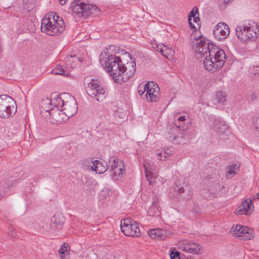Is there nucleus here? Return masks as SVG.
I'll use <instances>...</instances> for the list:
<instances>
[{"label":"nucleus","mask_w":259,"mask_h":259,"mask_svg":"<svg viewBox=\"0 0 259 259\" xmlns=\"http://www.w3.org/2000/svg\"><path fill=\"white\" fill-rule=\"evenodd\" d=\"M192 48L198 59L204 58V67L208 71L221 68L224 64L226 56L224 51L215 45L207 38L193 32L190 37Z\"/></svg>","instance_id":"f257e3e1"},{"label":"nucleus","mask_w":259,"mask_h":259,"mask_svg":"<svg viewBox=\"0 0 259 259\" xmlns=\"http://www.w3.org/2000/svg\"><path fill=\"white\" fill-rule=\"evenodd\" d=\"M103 53L100 55L102 66L107 72H111V76L117 83H122L131 78L136 71V63L132 61L127 62L126 65L122 63L119 57L114 55Z\"/></svg>","instance_id":"f03ea898"},{"label":"nucleus","mask_w":259,"mask_h":259,"mask_svg":"<svg viewBox=\"0 0 259 259\" xmlns=\"http://www.w3.org/2000/svg\"><path fill=\"white\" fill-rule=\"evenodd\" d=\"M40 29L49 35H58L64 30L65 24L56 13L51 12L42 19Z\"/></svg>","instance_id":"7ed1b4c3"},{"label":"nucleus","mask_w":259,"mask_h":259,"mask_svg":"<svg viewBox=\"0 0 259 259\" xmlns=\"http://www.w3.org/2000/svg\"><path fill=\"white\" fill-rule=\"evenodd\" d=\"M97 80L94 81V79L90 76H86L84 79V84L88 94L95 98L97 101H102L105 98V91L102 87L97 83Z\"/></svg>","instance_id":"20e7f679"},{"label":"nucleus","mask_w":259,"mask_h":259,"mask_svg":"<svg viewBox=\"0 0 259 259\" xmlns=\"http://www.w3.org/2000/svg\"><path fill=\"white\" fill-rule=\"evenodd\" d=\"M14 100L6 94L0 95V117L8 118L15 114Z\"/></svg>","instance_id":"39448f33"},{"label":"nucleus","mask_w":259,"mask_h":259,"mask_svg":"<svg viewBox=\"0 0 259 259\" xmlns=\"http://www.w3.org/2000/svg\"><path fill=\"white\" fill-rule=\"evenodd\" d=\"M236 34L239 39L243 41L254 40L259 35V29L256 24L255 28L253 26H239L236 28Z\"/></svg>","instance_id":"423d86ee"},{"label":"nucleus","mask_w":259,"mask_h":259,"mask_svg":"<svg viewBox=\"0 0 259 259\" xmlns=\"http://www.w3.org/2000/svg\"><path fill=\"white\" fill-rule=\"evenodd\" d=\"M120 228L121 232L125 236L135 237L140 235V230L138 224L128 219L121 221Z\"/></svg>","instance_id":"0eeeda50"},{"label":"nucleus","mask_w":259,"mask_h":259,"mask_svg":"<svg viewBox=\"0 0 259 259\" xmlns=\"http://www.w3.org/2000/svg\"><path fill=\"white\" fill-rule=\"evenodd\" d=\"M169 193L174 197L179 195L185 199H189L192 197V193L189 186L184 183L181 184L179 182H175V186L170 189Z\"/></svg>","instance_id":"6e6552de"},{"label":"nucleus","mask_w":259,"mask_h":259,"mask_svg":"<svg viewBox=\"0 0 259 259\" xmlns=\"http://www.w3.org/2000/svg\"><path fill=\"white\" fill-rule=\"evenodd\" d=\"M87 4L77 0L72 3L70 10L71 12L78 17H86L89 16V10H87Z\"/></svg>","instance_id":"1a4fd4ad"},{"label":"nucleus","mask_w":259,"mask_h":259,"mask_svg":"<svg viewBox=\"0 0 259 259\" xmlns=\"http://www.w3.org/2000/svg\"><path fill=\"white\" fill-rule=\"evenodd\" d=\"M231 232L235 236L241 240H248L252 238V235L248 232V228L240 225H236L232 227Z\"/></svg>","instance_id":"9d476101"},{"label":"nucleus","mask_w":259,"mask_h":259,"mask_svg":"<svg viewBox=\"0 0 259 259\" xmlns=\"http://www.w3.org/2000/svg\"><path fill=\"white\" fill-rule=\"evenodd\" d=\"M230 32L229 26L225 23H219L213 29V35L215 38L221 40L225 39Z\"/></svg>","instance_id":"9b49d317"},{"label":"nucleus","mask_w":259,"mask_h":259,"mask_svg":"<svg viewBox=\"0 0 259 259\" xmlns=\"http://www.w3.org/2000/svg\"><path fill=\"white\" fill-rule=\"evenodd\" d=\"M254 208L253 202L251 200H244L242 203L235 210V213L237 215H250Z\"/></svg>","instance_id":"f8f14e48"},{"label":"nucleus","mask_w":259,"mask_h":259,"mask_svg":"<svg viewBox=\"0 0 259 259\" xmlns=\"http://www.w3.org/2000/svg\"><path fill=\"white\" fill-rule=\"evenodd\" d=\"M213 124V129L218 135L220 139L226 140L228 139L229 130L225 123L223 121H219L215 120Z\"/></svg>","instance_id":"ddd939ff"},{"label":"nucleus","mask_w":259,"mask_h":259,"mask_svg":"<svg viewBox=\"0 0 259 259\" xmlns=\"http://www.w3.org/2000/svg\"><path fill=\"white\" fill-rule=\"evenodd\" d=\"M70 96V94L66 93H63L61 95H58L56 93H52L51 95V106L52 105H54L56 107H61L63 108L65 104L64 100L62 99V97L61 96Z\"/></svg>","instance_id":"4468645a"},{"label":"nucleus","mask_w":259,"mask_h":259,"mask_svg":"<svg viewBox=\"0 0 259 259\" xmlns=\"http://www.w3.org/2000/svg\"><path fill=\"white\" fill-rule=\"evenodd\" d=\"M62 111H64V113L68 117L75 115L77 113V106L76 101L73 103L65 102V104L63 108L61 109Z\"/></svg>","instance_id":"2eb2a0df"},{"label":"nucleus","mask_w":259,"mask_h":259,"mask_svg":"<svg viewBox=\"0 0 259 259\" xmlns=\"http://www.w3.org/2000/svg\"><path fill=\"white\" fill-rule=\"evenodd\" d=\"M51 222L52 228L61 229L65 222V218L62 213L57 212L51 218Z\"/></svg>","instance_id":"dca6fc26"},{"label":"nucleus","mask_w":259,"mask_h":259,"mask_svg":"<svg viewBox=\"0 0 259 259\" xmlns=\"http://www.w3.org/2000/svg\"><path fill=\"white\" fill-rule=\"evenodd\" d=\"M148 235L153 239L158 238L160 240H164L167 235L165 230L161 229H154L148 232Z\"/></svg>","instance_id":"f3484780"},{"label":"nucleus","mask_w":259,"mask_h":259,"mask_svg":"<svg viewBox=\"0 0 259 259\" xmlns=\"http://www.w3.org/2000/svg\"><path fill=\"white\" fill-rule=\"evenodd\" d=\"M93 165H91V168L93 170H95L98 174H102L105 172L107 168L105 162L101 161L99 160H95L92 161Z\"/></svg>","instance_id":"a211bd4d"},{"label":"nucleus","mask_w":259,"mask_h":259,"mask_svg":"<svg viewBox=\"0 0 259 259\" xmlns=\"http://www.w3.org/2000/svg\"><path fill=\"white\" fill-rule=\"evenodd\" d=\"M201 246L196 243H190L186 245L183 248V250L191 253L198 254L200 250Z\"/></svg>","instance_id":"6ab92c4d"},{"label":"nucleus","mask_w":259,"mask_h":259,"mask_svg":"<svg viewBox=\"0 0 259 259\" xmlns=\"http://www.w3.org/2000/svg\"><path fill=\"white\" fill-rule=\"evenodd\" d=\"M155 85L157 87V84H154L153 82H148L147 83H146L143 86V90L145 91V92H146L145 94V98H148L147 97V94L149 93L150 92H151L152 90H154V88L153 87H155ZM142 87H141L140 85L139 87V88H142Z\"/></svg>","instance_id":"aec40b11"},{"label":"nucleus","mask_w":259,"mask_h":259,"mask_svg":"<svg viewBox=\"0 0 259 259\" xmlns=\"http://www.w3.org/2000/svg\"><path fill=\"white\" fill-rule=\"evenodd\" d=\"M226 95L222 91H218L215 94L213 101L224 103L226 101Z\"/></svg>","instance_id":"412c9836"},{"label":"nucleus","mask_w":259,"mask_h":259,"mask_svg":"<svg viewBox=\"0 0 259 259\" xmlns=\"http://www.w3.org/2000/svg\"><path fill=\"white\" fill-rule=\"evenodd\" d=\"M51 111H54L53 107H51L50 108H45V107H41L40 114L46 119L51 118L52 114Z\"/></svg>","instance_id":"4be33fe9"},{"label":"nucleus","mask_w":259,"mask_h":259,"mask_svg":"<svg viewBox=\"0 0 259 259\" xmlns=\"http://www.w3.org/2000/svg\"><path fill=\"white\" fill-rule=\"evenodd\" d=\"M52 73L55 74L63 75H67L69 74L68 72L65 70L63 67L60 65H58L54 69H53Z\"/></svg>","instance_id":"5701e85b"},{"label":"nucleus","mask_w":259,"mask_h":259,"mask_svg":"<svg viewBox=\"0 0 259 259\" xmlns=\"http://www.w3.org/2000/svg\"><path fill=\"white\" fill-rule=\"evenodd\" d=\"M68 247L69 245L66 243H64L61 246L59 250V253L61 259H64L65 255H67L69 253V251H68Z\"/></svg>","instance_id":"b1692460"},{"label":"nucleus","mask_w":259,"mask_h":259,"mask_svg":"<svg viewBox=\"0 0 259 259\" xmlns=\"http://www.w3.org/2000/svg\"><path fill=\"white\" fill-rule=\"evenodd\" d=\"M155 89L152 90L151 92H150L147 94L148 98H145L147 100L148 102H156L158 100L159 97L157 94H155L156 93Z\"/></svg>","instance_id":"393cba45"},{"label":"nucleus","mask_w":259,"mask_h":259,"mask_svg":"<svg viewBox=\"0 0 259 259\" xmlns=\"http://www.w3.org/2000/svg\"><path fill=\"white\" fill-rule=\"evenodd\" d=\"M186 120L185 116H181L179 117L177 121L175 122L176 126L177 128L181 130H184L187 128V125H186L184 123L180 124V122H183Z\"/></svg>","instance_id":"a878e982"},{"label":"nucleus","mask_w":259,"mask_h":259,"mask_svg":"<svg viewBox=\"0 0 259 259\" xmlns=\"http://www.w3.org/2000/svg\"><path fill=\"white\" fill-rule=\"evenodd\" d=\"M147 212L150 216H158L159 214V210L156 205L153 203V205L149 207Z\"/></svg>","instance_id":"bb28decb"},{"label":"nucleus","mask_w":259,"mask_h":259,"mask_svg":"<svg viewBox=\"0 0 259 259\" xmlns=\"http://www.w3.org/2000/svg\"><path fill=\"white\" fill-rule=\"evenodd\" d=\"M87 10L89 9V16L90 15H97L98 12H99L100 10L97 6L92 4H87Z\"/></svg>","instance_id":"cd10ccee"},{"label":"nucleus","mask_w":259,"mask_h":259,"mask_svg":"<svg viewBox=\"0 0 259 259\" xmlns=\"http://www.w3.org/2000/svg\"><path fill=\"white\" fill-rule=\"evenodd\" d=\"M61 114L58 111H53L52 114L51 119H52V120L51 121V122H52L53 123H54V122H61V119H62V117H61Z\"/></svg>","instance_id":"c85d7f7f"},{"label":"nucleus","mask_w":259,"mask_h":259,"mask_svg":"<svg viewBox=\"0 0 259 259\" xmlns=\"http://www.w3.org/2000/svg\"><path fill=\"white\" fill-rule=\"evenodd\" d=\"M120 165H118V161L116 159H114L113 161L112 162L111 164V169L110 170H112L113 172V175L114 176H117V171L116 169L119 167Z\"/></svg>","instance_id":"c756f323"},{"label":"nucleus","mask_w":259,"mask_h":259,"mask_svg":"<svg viewBox=\"0 0 259 259\" xmlns=\"http://www.w3.org/2000/svg\"><path fill=\"white\" fill-rule=\"evenodd\" d=\"M170 256L171 259H181L180 253L176 249L171 250Z\"/></svg>","instance_id":"7c9ffc66"},{"label":"nucleus","mask_w":259,"mask_h":259,"mask_svg":"<svg viewBox=\"0 0 259 259\" xmlns=\"http://www.w3.org/2000/svg\"><path fill=\"white\" fill-rule=\"evenodd\" d=\"M145 176L147 178V180L149 182V185H153V182L152 180L153 179V177L152 176V174L151 172L148 171L146 169H145Z\"/></svg>","instance_id":"2f4dec72"},{"label":"nucleus","mask_w":259,"mask_h":259,"mask_svg":"<svg viewBox=\"0 0 259 259\" xmlns=\"http://www.w3.org/2000/svg\"><path fill=\"white\" fill-rule=\"evenodd\" d=\"M172 140L174 142H175V143L178 144L185 143V140L184 139V138L182 136H181V137L175 136L173 137Z\"/></svg>","instance_id":"473e14b6"},{"label":"nucleus","mask_w":259,"mask_h":259,"mask_svg":"<svg viewBox=\"0 0 259 259\" xmlns=\"http://www.w3.org/2000/svg\"><path fill=\"white\" fill-rule=\"evenodd\" d=\"M197 14H198V8L195 6L189 14L188 18H191L192 17H195Z\"/></svg>","instance_id":"72a5a7b5"},{"label":"nucleus","mask_w":259,"mask_h":259,"mask_svg":"<svg viewBox=\"0 0 259 259\" xmlns=\"http://www.w3.org/2000/svg\"><path fill=\"white\" fill-rule=\"evenodd\" d=\"M171 153L169 154L168 153L164 152L163 153H159L157 154V158L160 160H164V159L166 158L167 156H169Z\"/></svg>","instance_id":"f704fd0d"},{"label":"nucleus","mask_w":259,"mask_h":259,"mask_svg":"<svg viewBox=\"0 0 259 259\" xmlns=\"http://www.w3.org/2000/svg\"><path fill=\"white\" fill-rule=\"evenodd\" d=\"M236 164H232L231 165H229L228 167V172L229 174H235L237 173L236 171Z\"/></svg>","instance_id":"c9c22d12"},{"label":"nucleus","mask_w":259,"mask_h":259,"mask_svg":"<svg viewBox=\"0 0 259 259\" xmlns=\"http://www.w3.org/2000/svg\"><path fill=\"white\" fill-rule=\"evenodd\" d=\"M10 179H11V180L9 181L8 182H7L5 183V184L4 185V187H5L6 188H9L11 186H13L14 183L16 181V179L14 177H11Z\"/></svg>","instance_id":"e433bc0d"},{"label":"nucleus","mask_w":259,"mask_h":259,"mask_svg":"<svg viewBox=\"0 0 259 259\" xmlns=\"http://www.w3.org/2000/svg\"><path fill=\"white\" fill-rule=\"evenodd\" d=\"M155 47H154V48L157 51H159L161 54H163L164 51H163V45L161 44H158V45H155Z\"/></svg>","instance_id":"4c0bfd02"},{"label":"nucleus","mask_w":259,"mask_h":259,"mask_svg":"<svg viewBox=\"0 0 259 259\" xmlns=\"http://www.w3.org/2000/svg\"><path fill=\"white\" fill-rule=\"evenodd\" d=\"M163 47L164 53L162 55L164 56H166V57H167V56L169 55V52L171 51V50L169 48H167L166 46H163Z\"/></svg>","instance_id":"58836bf2"},{"label":"nucleus","mask_w":259,"mask_h":259,"mask_svg":"<svg viewBox=\"0 0 259 259\" xmlns=\"http://www.w3.org/2000/svg\"><path fill=\"white\" fill-rule=\"evenodd\" d=\"M116 171L117 175H118V176H121L123 174V171H124L123 166H122V167L120 166L118 167V168L116 169Z\"/></svg>","instance_id":"ea45409f"},{"label":"nucleus","mask_w":259,"mask_h":259,"mask_svg":"<svg viewBox=\"0 0 259 259\" xmlns=\"http://www.w3.org/2000/svg\"><path fill=\"white\" fill-rule=\"evenodd\" d=\"M193 211L196 213H199L201 212V209L198 205H194L193 209Z\"/></svg>","instance_id":"a19ab883"},{"label":"nucleus","mask_w":259,"mask_h":259,"mask_svg":"<svg viewBox=\"0 0 259 259\" xmlns=\"http://www.w3.org/2000/svg\"><path fill=\"white\" fill-rule=\"evenodd\" d=\"M188 22H189V27L192 29H195V30L193 31V32L196 31V28L195 27V25H194V24L192 22L191 18H188Z\"/></svg>","instance_id":"79ce46f5"},{"label":"nucleus","mask_w":259,"mask_h":259,"mask_svg":"<svg viewBox=\"0 0 259 259\" xmlns=\"http://www.w3.org/2000/svg\"><path fill=\"white\" fill-rule=\"evenodd\" d=\"M257 99V95L255 93H252L251 96H250V99H251V100L252 101H254Z\"/></svg>","instance_id":"37998d69"},{"label":"nucleus","mask_w":259,"mask_h":259,"mask_svg":"<svg viewBox=\"0 0 259 259\" xmlns=\"http://www.w3.org/2000/svg\"><path fill=\"white\" fill-rule=\"evenodd\" d=\"M193 21L199 25L198 22H200L199 14H197V16H195V17H193Z\"/></svg>","instance_id":"c03bdc74"},{"label":"nucleus","mask_w":259,"mask_h":259,"mask_svg":"<svg viewBox=\"0 0 259 259\" xmlns=\"http://www.w3.org/2000/svg\"><path fill=\"white\" fill-rule=\"evenodd\" d=\"M139 95H140V96L142 98H145V91L143 90H142L141 89L139 90Z\"/></svg>","instance_id":"a18cd8bd"},{"label":"nucleus","mask_w":259,"mask_h":259,"mask_svg":"<svg viewBox=\"0 0 259 259\" xmlns=\"http://www.w3.org/2000/svg\"><path fill=\"white\" fill-rule=\"evenodd\" d=\"M255 126L256 129L257 130H259V117H258L256 119V121H255Z\"/></svg>","instance_id":"49530a36"},{"label":"nucleus","mask_w":259,"mask_h":259,"mask_svg":"<svg viewBox=\"0 0 259 259\" xmlns=\"http://www.w3.org/2000/svg\"><path fill=\"white\" fill-rule=\"evenodd\" d=\"M68 0H59L60 4L62 5H65Z\"/></svg>","instance_id":"de8ad7c7"},{"label":"nucleus","mask_w":259,"mask_h":259,"mask_svg":"<svg viewBox=\"0 0 259 259\" xmlns=\"http://www.w3.org/2000/svg\"><path fill=\"white\" fill-rule=\"evenodd\" d=\"M115 46L111 45V46H110L109 47V49H108L110 50H114V49H115Z\"/></svg>","instance_id":"09e8293b"},{"label":"nucleus","mask_w":259,"mask_h":259,"mask_svg":"<svg viewBox=\"0 0 259 259\" xmlns=\"http://www.w3.org/2000/svg\"><path fill=\"white\" fill-rule=\"evenodd\" d=\"M257 198L259 199V193L257 194Z\"/></svg>","instance_id":"8fccbe9b"},{"label":"nucleus","mask_w":259,"mask_h":259,"mask_svg":"<svg viewBox=\"0 0 259 259\" xmlns=\"http://www.w3.org/2000/svg\"><path fill=\"white\" fill-rule=\"evenodd\" d=\"M127 55H128V56L129 57H130V55H130L129 53H127Z\"/></svg>","instance_id":"3c124183"}]
</instances>
